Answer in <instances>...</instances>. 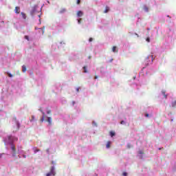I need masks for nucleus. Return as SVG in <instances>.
Returning a JSON list of instances; mask_svg holds the SVG:
<instances>
[{
  "label": "nucleus",
  "instance_id": "1",
  "mask_svg": "<svg viewBox=\"0 0 176 176\" xmlns=\"http://www.w3.org/2000/svg\"><path fill=\"white\" fill-rule=\"evenodd\" d=\"M54 166H52L50 168V171L47 173L46 176H54L56 175V171L54 170Z\"/></svg>",
  "mask_w": 176,
  "mask_h": 176
},
{
  "label": "nucleus",
  "instance_id": "2",
  "mask_svg": "<svg viewBox=\"0 0 176 176\" xmlns=\"http://www.w3.org/2000/svg\"><path fill=\"white\" fill-rule=\"evenodd\" d=\"M11 149H12V151L13 152L12 153V156L14 157L16 156V146H14V144H12Z\"/></svg>",
  "mask_w": 176,
  "mask_h": 176
},
{
  "label": "nucleus",
  "instance_id": "3",
  "mask_svg": "<svg viewBox=\"0 0 176 176\" xmlns=\"http://www.w3.org/2000/svg\"><path fill=\"white\" fill-rule=\"evenodd\" d=\"M112 52L113 53H118V52H119V50H118V47L113 46L112 48Z\"/></svg>",
  "mask_w": 176,
  "mask_h": 176
},
{
  "label": "nucleus",
  "instance_id": "4",
  "mask_svg": "<svg viewBox=\"0 0 176 176\" xmlns=\"http://www.w3.org/2000/svg\"><path fill=\"white\" fill-rule=\"evenodd\" d=\"M15 13H16V14H19L20 13V7H16L15 10H14Z\"/></svg>",
  "mask_w": 176,
  "mask_h": 176
},
{
  "label": "nucleus",
  "instance_id": "5",
  "mask_svg": "<svg viewBox=\"0 0 176 176\" xmlns=\"http://www.w3.org/2000/svg\"><path fill=\"white\" fill-rule=\"evenodd\" d=\"M77 16H78V17H82V16H83V12L78 11Z\"/></svg>",
  "mask_w": 176,
  "mask_h": 176
},
{
  "label": "nucleus",
  "instance_id": "6",
  "mask_svg": "<svg viewBox=\"0 0 176 176\" xmlns=\"http://www.w3.org/2000/svg\"><path fill=\"white\" fill-rule=\"evenodd\" d=\"M66 12H67V10H66L65 8H62V9L60 10L59 13H60V14H63V13H65Z\"/></svg>",
  "mask_w": 176,
  "mask_h": 176
},
{
  "label": "nucleus",
  "instance_id": "7",
  "mask_svg": "<svg viewBox=\"0 0 176 176\" xmlns=\"http://www.w3.org/2000/svg\"><path fill=\"white\" fill-rule=\"evenodd\" d=\"M21 14L23 19H24V20H25L27 19V15H25V14L24 12H21Z\"/></svg>",
  "mask_w": 176,
  "mask_h": 176
},
{
  "label": "nucleus",
  "instance_id": "8",
  "mask_svg": "<svg viewBox=\"0 0 176 176\" xmlns=\"http://www.w3.org/2000/svg\"><path fill=\"white\" fill-rule=\"evenodd\" d=\"M109 12V7L106 6L104 13H108Z\"/></svg>",
  "mask_w": 176,
  "mask_h": 176
},
{
  "label": "nucleus",
  "instance_id": "9",
  "mask_svg": "<svg viewBox=\"0 0 176 176\" xmlns=\"http://www.w3.org/2000/svg\"><path fill=\"white\" fill-rule=\"evenodd\" d=\"M47 122H48L49 124H52V118L48 117L47 118Z\"/></svg>",
  "mask_w": 176,
  "mask_h": 176
},
{
  "label": "nucleus",
  "instance_id": "10",
  "mask_svg": "<svg viewBox=\"0 0 176 176\" xmlns=\"http://www.w3.org/2000/svg\"><path fill=\"white\" fill-rule=\"evenodd\" d=\"M109 134H110L111 137H113V136L116 135V133L114 131H111L109 132Z\"/></svg>",
  "mask_w": 176,
  "mask_h": 176
},
{
  "label": "nucleus",
  "instance_id": "11",
  "mask_svg": "<svg viewBox=\"0 0 176 176\" xmlns=\"http://www.w3.org/2000/svg\"><path fill=\"white\" fill-rule=\"evenodd\" d=\"M143 9H144V10L146 11V12H149V8H148L146 6H144L143 7Z\"/></svg>",
  "mask_w": 176,
  "mask_h": 176
},
{
  "label": "nucleus",
  "instance_id": "12",
  "mask_svg": "<svg viewBox=\"0 0 176 176\" xmlns=\"http://www.w3.org/2000/svg\"><path fill=\"white\" fill-rule=\"evenodd\" d=\"M43 118L41 119V122H43V120H45V118H46V116H45V113H44V112H43Z\"/></svg>",
  "mask_w": 176,
  "mask_h": 176
},
{
  "label": "nucleus",
  "instance_id": "13",
  "mask_svg": "<svg viewBox=\"0 0 176 176\" xmlns=\"http://www.w3.org/2000/svg\"><path fill=\"white\" fill-rule=\"evenodd\" d=\"M106 148H107V149H109V148H111V142H107Z\"/></svg>",
  "mask_w": 176,
  "mask_h": 176
},
{
  "label": "nucleus",
  "instance_id": "14",
  "mask_svg": "<svg viewBox=\"0 0 176 176\" xmlns=\"http://www.w3.org/2000/svg\"><path fill=\"white\" fill-rule=\"evenodd\" d=\"M36 9H38V6H34L33 8L32 13H35V12H36Z\"/></svg>",
  "mask_w": 176,
  "mask_h": 176
},
{
  "label": "nucleus",
  "instance_id": "15",
  "mask_svg": "<svg viewBox=\"0 0 176 176\" xmlns=\"http://www.w3.org/2000/svg\"><path fill=\"white\" fill-rule=\"evenodd\" d=\"M22 71L23 72H25V71H27V67H25V65L22 66Z\"/></svg>",
  "mask_w": 176,
  "mask_h": 176
},
{
  "label": "nucleus",
  "instance_id": "16",
  "mask_svg": "<svg viewBox=\"0 0 176 176\" xmlns=\"http://www.w3.org/2000/svg\"><path fill=\"white\" fill-rule=\"evenodd\" d=\"M83 69H84L85 74H87V67L84 66V67H83Z\"/></svg>",
  "mask_w": 176,
  "mask_h": 176
},
{
  "label": "nucleus",
  "instance_id": "17",
  "mask_svg": "<svg viewBox=\"0 0 176 176\" xmlns=\"http://www.w3.org/2000/svg\"><path fill=\"white\" fill-rule=\"evenodd\" d=\"M41 150H39L38 148H34V153H36V152H39Z\"/></svg>",
  "mask_w": 176,
  "mask_h": 176
},
{
  "label": "nucleus",
  "instance_id": "18",
  "mask_svg": "<svg viewBox=\"0 0 176 176\" xmlns=\"http://www.w3.org/2000/svg\"><path fill=\"white\" fill-rule=\"evenodd\" d=\"M172 107L175 108L176 107V100L172 102Z\"/></svg>",
  "mask_w": 176,
  "mask_h": 176
},
{
  "label": "nucleus",
  "instance_id": "19",
  "mask_svg": "<svg viewBox=\"0 0 176 176\" xmlns=\"http://www.w3.org/2000/svg\"><path fill=\"white\" fill-rule=\"evenodd\" d=\"M7 75H8L10 78H13V75L9 72H7Z\"/></svg>",
  "mask_w": 176,
  "mask_h": 176
},
{
  "label": "nucleus",
  "instance_id": "20",
  "mask_svg": "<svg viewBox=\"0 0 176 176\" xmlns=\"http://www.w3.org/2000/svg\"><path fill=\"white\" fill-rule=\"evenodd\" d=\"M35 120V116H32V119L30 120V122H34Z\"/></svg>",
  "mask_w": 176,
  "mask_h": 176
},
{
  "label": "nucleus",
  "instance_id": "21",
  "mask_svg": "<svg viewBox=\"0 0 176 176\" xmlns=\"http://www.w3.org/2000/svg\"><path fill=\"white\" fill-rule=\"evenodd\" d=\"M25 39L30 41V37L28 36H25Z\"/></svg>",
  "mask_w": 176,
  "mask_h": 176
},
{
  "label": "nucleus",
  "instance_id": "22",
  "mask_svg": "<svg viewBox=\"0 0 176 176\" xmlns=\"http://www.w3.org/2000/svg\"><path fill=\"white\" fill-rule=\"evenodd\" d=\"M162 94H164L165 98H167V95H166V92L165 91H162Z\"/></svg>",
  "mask_w": 176,
  "mask_h": 176
},
{
  "label": "nucleus",
  "instance_id": "23",
  "mask_svg": "<svg viewBox=\"0 0 176 176\" xmlns=\"http://www.w3.org/2000/svg\"><path fill=\"white\" fill-rule=\"evenodd\" d=\"M139 153H140V155H144V151H139Z\"/></svg>",
  "mask_w": 176,
  "mask_h": 176
},
{
  "label": "nucleus",
  "instance_id": "24",
  "mask_svg": "<svg viewBox=\"0 0 176 176\" xmlns=\"http://www.w3.org/2000/svg\"><path fill=\"white\" fill-rule=\"evenodd\" d=\"M127 175H128V174H127V173H126V172H124V173H122V175H123V176H127Z\"/></svg>",
  "mask_w": 176,
  "mask_h": 176
},
{
  "label": "nucleus",
  "instance_id": "25",
  "mask_svg": "<svg viewBox=\"0 0 176 176\" xmlns=\"http://www.w3.org/2000/svg\"><path fill=\"white\" fill-rule=\"evenodd\" d=\"M78 24H80V23H82V19H78Z\"/></svg>",
  "mask_w": 176,
  "mask_h": 176
},
{
  "label": "nucleus",
  "instance_id": "26",
  "mask_svg": "<svg viewBox=\"0 0 176 176\" xmlns=\"http://www.w3.org/2000/svg\"><path fill=\"white\" fill-rule=\"evenodd\" d=\"M47 113L49 115L50 113H52V111H50V110H48L47 111Z\"/></svg>",
  "mask_w": 176,
  "mask_h": 176
},
{
  "label": "nucleus",
  "instance_id": "27",
  "mask_svg": "<svg viewBox=\"0 0 176 176\" xmlns=\"http://www.w3.org/2000/svg\"><path fill=\"white\" fill-rule=\"evenodd\" d=\"M13 138L12 137V136H8V140H10V141H11V140Z\"/></svg>",
  "mask_w": 176,
  "mask_h": 176
},
{
  "label": "nucleus",
  "instance_id": "28",
  "mask_svg": "<svg viewBox=\"0 0 176 176\" xmlns=\"http://www.w3.org/2000/svg\"><path fill=\"white\" fill-rule=\"evenodd\" d=\"M89 42H93V38H89Z\"/></svg>",
  "mask_w": 176,
  "mask_h": 176
},
{
  "label": "nucleus",
  "instance_id": "29",
  "mask_svg": "<svg viewBox=\"0 0 176 176\" xmlns=\"http://www.w3.org/2000/svg\"><path fill=\"white\" fill-rule=\"evenodd\" d=\"M146 41H147V42H151V39L149 38V37H148V38H146Z\"/></svg>",
  "mask_w": 176,
  "mask_h": 176
},
{
  "label": "nucleus",
  "instance_id": "30",
  "mask_svg": "<svg viewBox=\"0 0 176 176\" xmlns=\"http://www.w3.org/2000/svg\"><path fill=\"white\" fill-rule=\"evenodd\" d=\"M145 116H146V118H149V114L148 113H146Z\"/></svg>",
  "mask_w": 176,
  "mask_h": 176
},
{
  "label": "nucleus",
  "instance_id": "31",
  "mask_svg": "<svg viewBox=\"0 0 176 176\" xmlns=\"http://www.w3.org/2000/svg\"><path fill=\"white\" fill-rule=\"evenodd\" d=\"M80 3V0H77V5H79Z\"/></svg>",
  "mask_w": 176,
  "mask_h": 176
},
{
  "label": "nucleus",
  "instance_id": "32",
  "mask_svg": "<svg viewBox=\"0 0 176 176\" xmlns=\"http://www.w3.org/2000/svg\"><path fill=\"white\" fill-rule=\"evenodd\" d=\"M120 124H124V120L121 121Z\"/></svg>",
  "mask_w": 176,
  "mask_h": 176
},
{
  "label": "nucleus",
  "instance_id": "33",
  "mask_svg": "<svg viewBox=\"0 0 176 176\" xmlns=\"http://www.w3.org/2000/svg\"><path fill=\"white\" fill-rule=\"evenodd\" d=\"M151 57L152 60H153V55H151Z\"/></svg>",
  "mask_w": 176,
  "mask_h": 176
},
{
  "label": "nucleus",
  "instance_id": "34",
  "mask_svg": "<svg viewBox=\"0 0 176 176\" xmlns=\"http://www.w3.org/2000/svg\"><path fill=\"white\" fill-rule=\"evenodd\" d=\"M76 91L79 92V88L76 89Z\"/></svg>",
  "mask_w": 176,
  "mask_h": 176
},
{
  "label": "nucleus",
  "instance_id": "35",
  "mask_svg": "<svg viewBox=\"0 0 176 176\" xmlns=\"http://www.w3.org/2000/svg\"><path fill=\"white\" fill-rule=\"evenodd\" d=\"M38 17H39V19H41V14H38Z\"/></svg>",
  "mask_w": 176,
  "mask_h": 176
},
{
  "label": "nucleus",
  "instance_id": "36",
  "mask_svg": "<svg viewBox=\"0 0 176 176\" xmlns=\"http://www.w3.org/2000/svg\"><path fill=\"white\" fill-rule=\"evenodd\" d=\"M159 149H160V150L163 149V148H160Z\"/></svg>",
  "mask_w": 176,
  "mask_h": 176
},
{
  "label": "nucleus",
  "instance_id": "37",
  "mask_svg": "<svg viewBox=\"0 0 176 176\" xmlns=\"http://www.w3.org/2000/svg\"><path fill=\"white\" fill-rule=\"evenodd\" d=\"M0 157H2V154H1V155H0Z\"/></svg>",
  "mask_w": 176,
  "mask_h": 176
},
{
  "label": "nucleus",
  "instance_id": "38",
  "mask_svg": "<svg viewBox=\"0 0 176 176\" xmlns=\"http://www.w3.org/2000/svg\"><path fill=\"white\" fill-rule=\"evenodd\" d=\"M95 79H97V76H95Z\"/></svg>",
  "mask_w": 176,
  "mask_h": 176
},
{
  "label": "nucleus",
  "instance_id": "39",
  "mask_svg": "<svg viewBox=\"0 0 176 176\" xmlns=\"http://www.w3.org/2000/svg\"><path fill=\"white\" fill-rule=\"evenodd\" d=\"M167 17H170V16H169V15H168V16H167Z\"/></svg>",
  "mask_w": 176,
  "mask_h": 176
}]
</instances>
